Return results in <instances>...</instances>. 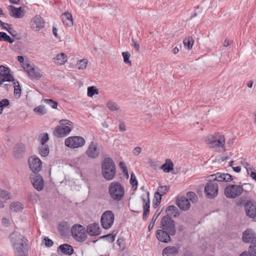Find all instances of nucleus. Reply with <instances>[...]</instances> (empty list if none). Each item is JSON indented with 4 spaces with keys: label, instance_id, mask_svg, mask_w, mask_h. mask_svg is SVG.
<instances>
[{
    "label": "nucleus",
    "instance_id": "1",
    "mask_svg": "<svg viewBox=\"0 0 256 256\" xmlns=\"http://www.w3.org/2000/svg\"><path fill=\"white\" fill-rule=\"evenodd\" d=\"M232 180V176L228 174L217 172L208 176V182L204 190L206 196L210 199L214 198L218 194V182H229Z\"/></svg>",
    "mask_w": 256,
    "mask_h": 256
},
{
    "label": "nucleus",
    "instance_id": "2",
    "mask_svg": "<svg viewBox=\"0 0 256 256\" xmlns=\"http://www.w3.org/2000/svg\"><path fill=\"white\" fill-rule=\"evenodd\" d=\"M252 188V184H250L240 182L237 184H230L225 188L224 194L228 198H236L244 192L248 194Z\"/></svg>",
    "mask_w": 256,
    "mask_h": 256
},
{
    "label": "nucleus",
    "instance_id": "3",
    "mask_svg": "<svg viewBox=\"0 0 256 256\" xmlns=\"http://www.w3.org/2000/svg\"><path fill=\"white\" fill-rule=\"evenodd\" d=\"M115 164L112 159L106 158L102 164V174L104 178L108 180H112L116 174Z\"/></svg>",
    "mask_w": 256,
    "mask_h": 256
},
{
    "label": "nucleus",
    "instance_id": "4",
    "mask_svg": "<svg viewBox=\"0 0 256 256\" xmlns=\"http://www.w3.org/2000/svg\"><path fill=\"white\" fill-rule=\"evenodd\" d=\"M108 192L112 199L119 201L124 196V190L120 184L114 182L110 184Z\"/></svg>",
    "mask_w": 256,
    "mask_h": 256
},
{
    "label": "nucleus",
    "instance_id": "5",
    "mask_svg": "<svg viewBox=\"0 0 256 256\" xmlns=\"http://www.w3.org/2000/svg\"><path fill=\"white\" fill-rule=\"evenodd\" d=\"M10 241L14 250L27 248L26 240L18 232H14L10 236Z\"/></svg>",
    "mask_w": 256,
    "mask_h": 256
},
{
    "label": "nucleus",
    "instance_id": "6",
    "mask_svg": "<svg viewBox=\"0 0 256 256\" xmlns=\"http://www.w3.org/2000/svg\"><path fill=\"white\" fill-rule=\"evenodd\" d=\"M85 144V139L80 136H70L64 140L65 146L71 148H82Z\"/></svg>",
    "mask_w": 256,
    "mask_h": 256
},
{
    "label": "nucleus",
    "instance_id": "7",
    "mask_svg": "<svg viewBox=\"0 0 256 256\" xmlns=\"http://www.w3.org/2000/svg\"><path fill=\"white\" fill-rule=\"evenodd\" d=\"M206 143L210 148L214 149L222 148L224 145V136L216 134L214 136L210 135L207 137Z\"/></svg>",
    "mask_w": 256,
    "mask_h": 256
},
{
    "label": "nucleus",
    "instance_id": "8",
    "mask_svg": "<svg viewBox=\"0 0 256 256\" xmlns=\"http://www.w3.org/2000/svg\"><path fill=\"white\" fill-rule=\"evenodd\" d=\"M72 235L74 238L78 242H84L87 238L85 228L82 225L76 224L71 228Z\"/></svg>",
    "mask_w": 256,
    "mask_h": 256
},
{
    "label": "nucleus",
    "instance_id": "9",
    "mask_svg": "<svg viewBox=\"0 0 256 256\" xmlns=\"http://www.w3.org/2000/svg\"><path fill=\"white\" fill-rule=\"evenodd\" d=\"M114 221V215L112 211L108 210L102 214L100 224L104 229L110 228L113 226Z\"/></svg>",
    "mask_w": 256,
    "mask_h": 256
},
{
    "label": "nucleus",
    "instance_id": "10",
    "mask_svg": "<svg viewBox=\"0 0 256 256\" xmlns=\"http://www.w3.org/2000/svg\"><path fill=\"white\" fill-rule=\"evenodd\" d=\"M160 228L166 230L170 235H174L176 232V228L174 221L169 216H164L160 222Z\"/></svg>",
    "mask_w": 256,
    "mask_h": 256
},
{
    "label": "nucleus",
    "instance_id": "11",
    "mask_svg": "<svg viewBox=\"0 0 256 256\" xmlns=\"http://www.w3.org/2000/svg\"><path fill=\"white\" fill-rule=\"evenodd\" d=\"M14 80L10 69L4 66H0V86L5 82H12Z\"/></svg>",
    "mask_w": 256,
    "mask_h": 256
},
{
    "label": "nucleus",
    "instance_id": "12",
    "mask_svg": "<svg viewBox=\"0 0 256 256\" xmlns=\"http://www.w3.org/2000/svg\"><path fill=\"white\" fill-rule=\"evenodd\" d=\"M28 165L30 170L36 173L41 170L42 162L36 156H32L28 158Z\"/></svg>",
    "mask_w": 256,
    "mask_h": 256
},
{
    "label": "nucleus",
    "instance_id": "13",
    "mask_svg": "<svg viewBox=\"0 0 256 256\" xmlns=\"http://www.w3.org/2000/svg\"><path fill=\"white\" fill-rule=\"evenodd\" d=\"M30 26L34 31H39L44 25V21L40 15L33 17L30 22Z\"/></svg>",
    "mask_w": 256,
    "mask_h": 256
},
{
    "label": "nucleus",
    "instance_id": "14",
    "mask_svg": "<svg viewBox=\"0 0 256 256\" xmlns=\"http://www.w3.org/2000/svg\"><path fill=\"white\" fill-rule=\"evenodd\" d=\"M73 128L70 126H58L54 129V134L58 138H64L68 135Z\"/></svg>",
    "mask_w": 256,
    "mask_h": 256
},
{
    "label": "nucleus",
    "instance_id": "15",
    "mask_svg": "<svg viewBox=\"0 0 256 256\" xmlns=\"http://www.w3.org/2000/svg\"><path fill=\"white\" fill-rule=\"evenodd\" d=\"M30 180L36 190H41L43 188L44 183L41 176L36 173H34L30 176Z\"/></svg>",
    "mask_w": 256,
    "mask_h": 256
},
{
    "label": "nucleus",
    "instance_id": "16",
    "mask_svg": "<svg viewBox=\"0 0 256 256\" xmlns=\"http://www.w3.org/2000/svg\"><path fill=\"white\" fill-rule=\"evenodd\" d=\"M246 214L252 218L256 217V202L250 200H248L244 205Z\"/></svg>",
    "mask_w": 256,
    "mask_h": 256
},
{
    "label": "nucleus",
    "instance_id": "17",
    "mask_svg": "<svg viewBox=\"0 0 256 256\" xmlns=\"http://www.w3.org/2000/svg\"><path fill=\"white\" fill-rule=\"evenodd\" d=\"M144 212L142 214L143 219L146 220L148 218L150 212V200L148 192L143 194L142 197Z\"/></svg>",
    "mask_w": 256,
    "mask_h": 256
},
{
    "label": "nucleus",
    "instance_id": "18",
    "mask_svg": "<svg viewBox=\"0 0 256 256\" xmlns=\"http://www.w3.org/2000/svg\"><path fill=\"white\" fill-rule=\"evenodd\" d=\"M88 156L92 158H95L98 155V142L92 141L90 144L88 149L86 151Z\"/></svg>",
    "mask_w": 256,
    "mask_h": 256
},
{
    "label": "nucleus",
    "instance_id": "19",
    "mask_svg": "<svg viewBox=\"0 0 256 256\" xmlns=\"http://www.w3.org/2000/svg\"><path fill=\"white\" fill-rule=\"evenodd\" d=\"M100 232L101 229L98 224H90L86 227V233L91 236H98Z\"/></svg>",
    "mask_w": 256,
    "mask_h": 256
},
{
    "label": "nucleus",
    "instance_id": "20",
    "mask_svg": "<svg viewBox=\"0 0 256 256\" xmlns=\"http://www.w3.org/2000/svg\"><path fill=\"white\" fill-rule=\"evenodd\" d=\"M170 234H168L167 232L162 230H158L156 231V236L157 239L163 242H168L170 240Z\"/></svg>",
    "mask_w": 256,
    "mask_h": 256
},
{
    "label": "nucleus",
    "instance_id": "21",
    "mask_svg": "<svg viewBox=\"0 0 256 256\" xmlns=\"http://www.w3.org/2000/svg\"><path fill=\"white\" fill-rule=\"evenodd\" d=\"M52 62L58 66H62L68 62V56L64 52H60L52 58Z\"/></svg>",
    "mask_w": 256,
    "mask_h": 256
},
{
    "label": "nucleus",
    "instance_id": "22",
    "mask_svg": "<svg viewBox=\"0 0 256 256\" xmlns=\"http://www.w3.org/2000/svg\"><path fill=\"white\" fill-rule=\"evenodd\" d=\"M10 16L15 18H22L25 14L24 10H22L21 7L16 8L12 6H10Z\"/></svg>",
    "mask_w": 256,
    "mask_h": 256
},
{
    "label": "nucleus",
    "instance_id": "23",
    "mask_svg": "<svg viewBox=\"0 0 256 256\" xmlns=\"http://www.w3.org/2000/svg\"><path fill=\"white\" fill-rule=\"evenodd\" d=\"M176 202L178 208L183 210H188L190 206V204L188 198H186L184 196H182L178 199Z\"/></svg>",
    "mask_w": 256,
    "mask_h": 256
},
{
    "label": "nucleus",
    "instance_id": "24",
    "mask_svg": "<svg viewBox=\"0 0 256 256\" xmlns=\"http://www.w3.org/2000/svg\"><path fill=\"white\" fill-rule=\"evenodd\" d=\"M61 19L63 23L68 26L71 27L73 26V18L71 13L66 12L61 15Z\"/></svg>",
    "mask_w": 256,
    "mask_h": 256
},
{
    "label": "nucleus",
    "instance_id": "25",
    "mask_svg": "<svg viewBox=\"0 0 256 256\" xmlns=\"http://www.w3.org/2000/svg\"><path fill=\"white\" fill-rule=\"evenodd\" d=\"M9 208L12 212H18L23 210L24 206L20 202L13 201L10 204Z\"/></svg>",
    "mask_w": 256,
    "mask_h": 256
},
{
    "label": "nucleus",
    "instance_id": "26",
    "mask_svg": "<svg viewBox=\"0 0 256 256\" xmlns=\"http://www.w3.org/2000/svg\"><path fill=\"white\" fill-rule=\"evenodd\" d=\"M178 252L176 248L174 246H168L162 250L163 256H174Z\"/></svg>",
    "mask_w": 256,
    "mask_h": 256
},
{
    "label": "nucleus",
    "instance_id": "27",
    "mask_svg": "<svg viewBox=\"0 0 256 256\" xmlns=\"http://www.w3.org/2000/svg\"><path fill=\"white\" fill-rule=\"evenodd\" d=\"M254 238V232L252 230L248 229L243 233L242 239L245 242H249L250 241H252Z\"/></svg>",
    "mask_w": 256,
    "mask_h": 256
},
{
    "label": "nucleus",
    "instance_id": "28",
    "mask_svg": "<svg viewBox=\"0 0 256 256\" xmlns=\"http://www.w3.org/2000/svg\"><path fill=\"white\" fill-rule=\"evenodd\" d=\"M28 75L31 78L36 80L40 79L42 76L41 70L37 67H35Z\"/></svg>",
    "mask_w": 256,
    "mask_h": 256
},
{
    "label": "nucleus",
    "instance_id": "29",
    "mask_svg": "<svg viewBox=\"0 0 256 256\" xmlns=\"http://www.w3.org/2000/svg\"><path fill=\"white\" fill-rule=\"evenodd\" d=\"M12 82V86L14 88V96L16 98H19L21 96V88L20 85L18 82L14 80Z\"/></svg>",
    "mask_w": 256,
    "mask_h": 256
},
{
    "label": "nucleus",
    "instance_id": "30",
    "mask_svg": "<svg viewBox=\"0 0 256 256\" xmlns=\"http://www.w3.org/2000/svg\"><path fill=\"white\" fill-rule=\"evenodd\" d=\"M60 250L63 253L67 254H72L74 252L72 246L68 244H63L59 246Z\"/></svg>",
    "mask_w": 256,
    "mask_h": 256
},
{
    "label": "nucleus",
    "instance_id": "31",
    "mask_svg": "<svg viewBox=\"0 0 256 256\" xmlns=\"http://www.w3.org/2000/svg\"><path fill=\"white\" fill-rule=\"evenodd\" d=\"M166 213L168 216H176L178 215V210L177 208L174 206H168L166 209Z\"/></svg>",
    "mask_w": 256,
    "mask_h": 256
},
{
    "label": "nucleus",
    "instance_id": "32",
    "mask_svg": "<svg viewBox=\"0 0 256 256\" xmlns=\"http://www.w3.org/2000/svg\"><path fill=\"white\" fill-rule=\"evenodd\" d=\"M99 94V89L96 86H90L87 88V96L89 98H92L94 95Z\"/></svg>",
    "mask_w": 256,
    "mask_h": 256
},
{
    "label": "nucleus",
    "instance_id": "33",
    "mask_svg": "<svg viewBox=\"0 0 256 256\" xmlns=\"http://www.w3.org/2000/svg\"><path fill=\"white\" fill-rule=\"evenodd\" d=\"M50 152L48 144H41L39 148V153L41 156L46 157L48 156Z\"/></svg>",
    "mask_w": 256,
    "mask_h": 256
},
{
    "label": "nucleus",
    "instance_id": "34",
    "mask_svg": "<svg viewBox=\"0 0 256 256\" xmlns=\"http://www.w3.org/2000/svg\"><path fill=\"white\" fill-rule=\"evenodd\" d=\"M161 168L165 172H169L173 170V164L170 160H167Z\"/></svg>",
    "mask_w": 256,
    "mask_h": 256
},
{
    "label": "nucleus",
    "instance_id": "35",
    "mask_svg": "<svg viewBox=\"0 0 256 256\" xmlns=\"http://www.w3.org/2000/svg\"><path fill=\"white\" fill-rule=\"evenodd\" d=\"M248 252L250 256H256V237L251 242Z\"/></svg>",
    "mask_w": 256,
    "mask_h": 256
},
{
    "label": "nucleus",
    "instance_id": "36",
    "mask_svg": "<svg viewBox=\"0 0 256 256\" xmlns=\"http://www.w3.org/2000/svg\"><path fill=\"white\" fill-rule=\"evenodd\" d=\"M106 106L109 110L112 112L118 110L120 108L118 105L112 100H108L106 102Z\"/></svg>",
    "mask_w": 256,
    "mask_h": 256
},
{
    "label": "nucleus",
    "instance_id": "37",
    "mask_svg": "<svg viewBox=\"0 0 256 256\" xmlns=\"http://www.w3.org/2000/svg\"><path fill=\"white\" fill-rule=\"evenodd\" d=\"M183 43L186 48L190 50L194 44V40L191 37H188L184 39Z\"/></svg>",
    "mask_w": 256,
    "mask_h": 256
},
{
    "label": "nucleus",
    "instance_id": "38",
    "mask_svg": "<svg viewBox=\"0 0 256 256\" xmlns=\"http://www.w3.org/2000/svg\"><path fill=\"white\" fill-rule=\"evenodd\" d=\"M88 62V61L86 59H82L79 60L76 64V66L78 70H85L86 68Z\"/></svg>",
    "mask_w": 256,
    "mask_h": 256
},
{
    "label": "nucleus",
    "instance_id": "39",
    "mask_svg": "<svg viewBox=\"0 0 256 256\" xmlns=\"http://www.w3.org/2000/svg\"><path fill=\"white\" fill-rule=\"evenodd\" d=\"M0 40L12 44L14 42V39L8 36L6 32H0Z\"/></svg>",
    "mask_w": 256,
    "mask_h": 256
},
{
    "label": "nucleus",
    "instance_id": "40",
    "mask_svg": "<svg viewBox=\"0 0 256 256\" xmlns=\"http://www.w3.org/2000/svg\"><path fill=\"white\" fill-rule=\"evenodd\" d=\"M10 193L4 189L0 188V198L5 200H8L10 198Z\"/></svg>",
    "mask_w": 256,
    "mask_h": 256
},
{
    "label": "nucleus",
    "instance_id": "41",
    "mask_svg": "<svg viewBox=\"0 0 256 256\" xmlns=\"http://www.w3.org/2000/svg\"><path fill=\"white\" fill-rule=\"evenodd\" d=\"M22 68L24 69L25 72H26L28 74L36 67L34 65L31 64L28 62H25L24 63H23V64L22 65Z\"/></svg>",
    "mask_w": 256,
    "mask_h": 256
},
{
    "label": "nucleus",
    "instance_id": "42",
    "mask_svg": "<svg viewBox=\"0 0 256 256\" xmlns=\"http://www.w3.org/2000/svg\"><path fill=\"white\" fill-rule=\"evenodd\" d=\"M160 214V212L158 210H156V212L155 214L153 216L149 224V226H148V230H150L153 228L154 223H155V222H156V218H158V216Z\"/></svg>",
    "mask_w": 256,
    "mask_h": 256
},
{
    "label": "nucleus",
    "instance_id": "43",
    "mask_svg": "<svg viewBox=\"0 0 256 256\" xmlns=\"http://www.w3.org/2000/svg\"><path fill=\"white\" fill-rule=\"evenodd\" d=\"M16 256H28V248L14 250Z\"/></svg>",
    "mask_w": 256,
    "mask_h": 256
},
{
    "label": "nucleus",
    "instance_id": "44",
    "mask_svg": "<svg viewBox=\"0 0 256 256\" xmlns=\"http://www.w3.org/2000/svg\"><path fill=\"white\" fill-rule=\"evenodd\" d=\"M34 111L39 115H44L46 113V110L43 106H39L34 109Z\"/></svg>",
    "mask_w": 256,
    "mask_h": 256
},
{
    "label": "nucleus",
    "instance_id": "45",
    "mask_svg": "<svg viewBox=\"0 0 256 256\" xmlns=\"http://www.w3.org/2000/svg\"><path fill=\"white\" fill-rule=\"evenodd\" d=\"M161 194H158V192H156L154 194V200L153 201V205L155 208H156L160 204L161 201Z\"/></svg>",
    "mask_w": 256,
    "mask_h": 256
},
{
    "label": "nucleus",
    "instance_id": "46",
    "mask_svg": "<svg viewBox=\"0 0 256 256\" xmlns=\"http://www.w3.org/2000/svg\"><path fill=\"white\" fill-rule=\"evenodd\" d=\"M243 164L244 168H246V170L247 176L256 170L254 168L252 165L250 164L248 162H244Z\"/></svg>",
    "mask_w": 256,
    "mask_h": 256
},
{
    "label": "nucleus",
    "instance_id": "47",
    "mask_svg": "<svg viewBox=\"0 0 256 256\" xmlns=\"http://www.w3.org/2000/svg\"><path fill=\"white\" fill-rule=\"evenodd\" d=\"M59 124L61 126H70V127L74 128V124L73 122L66 119H62L59 121Z\"/></svg>",
    "mask_w": 256,
    "mask_h": 256
},
{
    "label": "nucleus",
    "instance_id": "48",
    "mask_svg": "<svg viewBox=\"0 0 256 256\" xmlns=\"http://www.w3.org/2000/svg\"><path fill=\"white\" fill-rule=\"evenodd\" d=\"M40 144H46V142L48 140V135L47 133H44L40 134L39 136Z\"/></svg>",
    "mask_w": 256,
    "mask_h": 256
},
{
    "label": "nucleus",
    "instance_id": "49",
    "mask_svg": "<svg viewBox=\"0 0 256 256\" xmlns=\"http://www.w3.org/2000/svg\"><path fill=\"white\" fill-rule=\"evenodd\" d=\"M186 198H188V201H191L194 202L196 201L197 196L195 193L192 192H190L187 193Z\"/></svg>",
    "mask_w": 256,
    "mask_h": 256
},
{
    "label": "nucleus",
    "instance_id": "50",
    "mask_svg": "<svg viewBox=\"0 0 256 256\" xmlns=\"http://www.w3.org/2000/svg\"><path fill=\"white\" fill-rule=\"evenodd\" d=\"M10 102L8 99H3L0 101V114L2 113L4 108L8 106Z\"/></svg>",
    "mask_w": 256,
    "mask_h": 256
},
{
    "label": "nucleus",
    "instance_id": "51",
    "mask_svg": "<svg viewBox=\"0 0 256 256\" xmlns=\"http://www.w3.org/2000/svg\"><path fill=\"white\" fill-rule=\"evenodd\" d=\"M44 102L52 107V108H56L58 106V103L56 102L52 99H45Z\"/></svg>",
    "mask_w": 256,
    "mask_h": 256
},
{
    "label": "nucleus",
    "instance_id": "52",
    "mask_svg": "<svg viewBox=\"0 0 256 256\" xmlns=\"http://www.w3.org/2000/svg\"><path fill=\"white\" fill-rule=\"evenodd\" d=\"M122 56L124 58V63L128 64L129 66L132 65L131 61L130 60V54L128 52H123Z\"/></svg>",
    "mask_w": 256,
    "mask_h": 256
},
{
    "label": "nucleus",
    "instance_id": "53",
    "mask_svg": "<svg viewBox=\"0 0 256 256\" xmlns=\"http://www.w3.org/2000/svg\"><path fill=\"white\" fill-rule=\"evenodd\" d=\"M116 234H110L100 237L101 238H104L110 242H113L115 239Z\"/></svg>",
    "mask_w": 256,
    "mask_h": 256
},
{
    "label": "nucleus",
    "instance_id": "54",
    "mask_svg": "<svg viewBox=\"0 0 256 256\" xmlns=\"http://www.w3.org/2000/svg\"><path fill=\"white\" fill-rule=\"evenodd\" d=\"M130 183L132 185L133 188L135 187L136 189L137 188L138 182L136 180V176L133 173L131 174Z\"/></svg>",
    "mask_w": 256,
    "mask_h": 256
},
{
    "label": "nucleus",
    "instance_id": "55",
    "mask_svg": "<svg viewBox=\"0 0 256 256\" xmlns=\"http://www.w3.org/2000/svg\"><path fill=\"white\" fill-rule=\"evenodd\" d=\"M168 188L166 186H161L158 188L156 192H158V194H161L162 196L166 194L168 191Z\"/></svg>",
    "mask_w": 256,
    "mask_h": 256
},
{
    "label": "nucleus",
    "instance_id": "56",
    "mask_svg": "<svg viewBox=\"0 0 256 256\" xmlns=\"http://www.w3.org/2000/svg\"><path fill=\"white\" fill-rule=\"evenodd\" d=\"M1 26L3 28L6 30H8L10 33L12 34V28H10V25H8V24H6L4 22H0Z\"/></svg>",
    "mask_w": 256,
    "mask_h": 256
},
{
    "label": "nucleus",
    "instance_id": "57",
    "mask_svg": "<svg viewBox=\"0 0 256 256\" xmlns=\"http://www.w3.org/2000/svg\"><path fill=\"white\" fill-rule=\"evenodd\" d=\"M42 242L44 243L45 246L48 247H50V246H52L54 244L53 242L51 240H50L47 238H45L44 239V241Z\"/></svg>",
    "mask_w": 256,
    "mask_h": 256
},
{
    "label": "nucleus",
    "instance_id": "58",
    "mask_svg": "<svg viewBox=\"0 0 256 256\" xmlns=\"http://www.w3.org/2000/svg\"><path fill=\"white\" fill-rule=\"evenodd\" d=\"M116 244L122 250H124L125 246L123 239L118 238L116 241Z\"/></svg>",
    "mask_w": 256,
    "mask_h": 256
},
{
    "label": "nucleus",
    "instance_id": "59",
    "mask_svg": "<svg viewBox=\"0 0 256 256\" xmlns=\"http://www.w3.org/2000/svg\"><path fill=\"white\" fill-rule=\"evenodd\" d=\"M142 152V148L139 146L135 147L132 150V154L134 155L137 156Z\"/></svg>",
    "mask_w": 256,
    "mask_h": 256
},
{
    "label": "nucleus",
    "instance_id": "60",
    "mask_svg": "<svg viewBox=\"0 0 256 256\" xmlns=\"http://www.w3.org/2000/svg\"><path fill=\"white\" fill-rule=\"evenodd\" d=\"M232 164L233 161H231L230 162V166L232 167L233 170L236 172H240L241 170V168L240 166H234Z\"/></svg>",
    "mask_w": 256,
    "mask_h": 256
},
{
    "label": "nucleus",
    "instance_id": "61",
    "mask_svg": "<svg viewBox=\"0 0 256 256\" xmlns=\"http://www.w3.org/2000/svg\"><path fill=\"white\" fill-rule=\"evenodd\" d=\"M2 224L4 226H8L9 225L10 223V220L7 218H4L2 219Z\"/></svg>",
    "mask_w": 256,
    "mask_h": 256
},
{
    "label": "nucleus",
    "instance_id": "62",
    "mask_svg": "<svg viewBox=\"0 0 256 256\" xmlns=\"http://www.w3.org/2000/svg\"><path fill=\"white\" fill-rule=\"evenodd\" d=\"M132 46H134V48L136 51L139 50L140 45L136 41L134 40H132Z\"/></svg>",
    "mask_w": 256,
    "mask_h": 256
},
{
    "label": "nucleus",
    "instance_id": "63",
    "mask_svg": "<svg viewBox=\"0 0 256 256\" xmlns=\"http://www.w3.org/2000/svg\"><path fill=\"white\" fill-rule=\"evenodd\" d=\"M119 130L120 132H124L126 130V126L123 123H120V124H119Z\"/></svg>",
    "mask_w": 256,
    "mask_h": 256
},
{
    "label": "nucleus",
    "instance_id": "64",
    "mask_svg": "<svg viewBox=\"0 0 256 256\" xmlns=\"http://www.w3.org/2000/svg\"><path fill=\"white\" fill-rule=\"evenodd\" d=\"M248 176H250L252 178L256 180V170L254 172H252L250 174H248Z\"/></svg>",
    "mask_w": 256,
    "mask_h": 256
}]
</instances>
